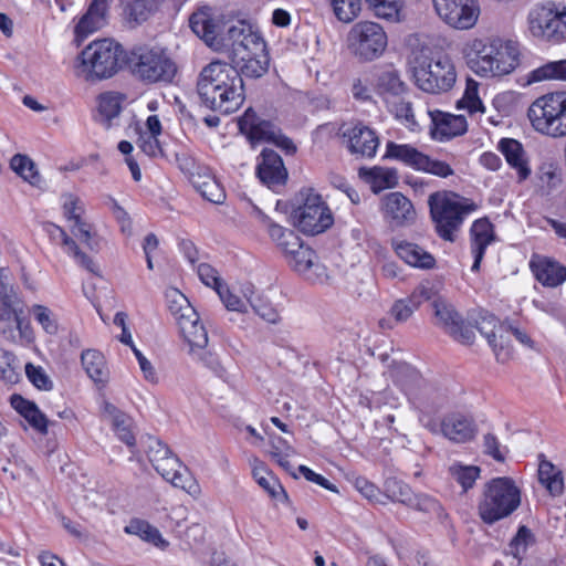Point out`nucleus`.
Segmentation results:
<instances>
[{
	"label": "nucleus",
	"instance_id": "43",
	"mask_svg": "<svg viewBox=\"0 0 566 566\" xmlns=\"http://www.w3.org/2000/svg\"><path fill=\"white\" fill-rule=\"evenodd\" d=\"M268 231L271 239L276 243L277 248L284 253L285 259L295 253V251L304 248L300 237L292 230L269 221Z\"/></svg>",
	"mask_w": 566,
	"mask_h": 566
},
{
	"label": "nucleus",
	"instance_id": "31",
	"mask_svg": "<svg viewBox=\"0 0 566 566\" xmlns=\"http://www.w3.org/2000/svg\"><path fill=\"white\" fill-rule=\"evenodd\" d=\"M261 161L258 165L260 180L271 189L284 185L287 171L282 158L273 150L263 149Z\"/></svg>",
	"mask_w": 566,
	"mask_h": 566
},
{
	"label": "nucleus",
	"instance_id": "28",
	"mask_svg": "<svg viewBox=\"0 0 566 566\" xmlns=\"http://www.w3.org/2000/svg\"><path fill=\"white\" fill-rule=\"evenodd\" d=\"M219 298L228 311L247 313L249 307H252L260 315L265 317L264 313H260L256 305L254 304V286L251 283H244L240 286L229 287L222 285L217 291Z\"/></svg>",
	"mask_w": 566,
	"mask_h": 566
},
{
	"label": "nucleus",
	"instance_id": "61",
	"mask_svg": "<svg viewBox=\"0 0 566 566\" xmlns=\"http://www.w3.org/2000/svg\"><path fill=\"white\" fill-rule=\"evenodd\" d=\"M25 374H27L28 379L38 389H41V390L52 389L53 384L42 367L34 366L33 364L29 363L25 365Z\"/></svg>",
	"mask_w": 566,
	"mask_h": 566
},
{
	"label": "nucleus",
	"instance_id": "57",
	"mask_svg": "<svg viewBox=\"0 0 566 566\" xmlns=\"http://www.w3.org/2000/svg\"><path fill=\"white\" fill-rule=\"evenodd\" d=\"M386 496L394 502H400L410 506L415 494L410 488L397 480H388L385 484Z\"/></svg>",
	"mask_w": 566,
	"mask_h": 566
},
{
	"label": "nucleus",
	"instance_id": "33",
	"mask_svg": "<svg viewBox=\"0 0 566 566\" xmlns=\"http://www.w3.org/2000/svg\"><path fill=\"white\" fill-rule=\"evenodd\" d=\"M530 268L536 280L545 286L555 287L566 281V268L551 258L533 255Z\"/></svg>",
	"mask_w": 566,
	"mask_h": 566
},
{
	"label": "nucleus",
	"instance_id": "30",
	"mask_svg": "<svg viewBox=\"0 0 566 566\" xmlns=\"http://www.w3.org/2000/svg\"><path fill=\"white\" fill-rule=\"evenodd\" d=\"M391 247L396 255L411 268L430 270L436 265L434 256L415 242L395 239Z\"/></svg>",
	"mask_w": 566,
	"mask_h": 566
},
{
	"label": "nucleus",
	"instance_id": "48",
	"mask_svg": "<svg viewBox=\"0 0 566 566\" xmlns=\"http://www.w3.org/2000/svg\"><path fill=\"white\" fill-rule=\"evenodd\" d=\"M428 297L427 289L418 287L408 298L396 301L390 310V314L397 322H406L415 310L419 307L421 302Z\"/></svg>",
	"mask_w": 566,
	"mask_h": 566
},
{
	"label": "nucleus",
	"instance_id": "8",
	"mask_svg": "<svg viewBox=\"0 0 566 566\" xmlns=\"http://www.w3.org/2000/svg\"><path fill=\"white\" fill-rule=\"evenodd\" d=\"M531 127L551 138L566 137V91H553L537 96L526 112Z\"/></svg>",
	"mask_w": 566,
	"mask_h": 566
},
{
	"label": "nucleus",
	"instance_id": "12",
	"mask_svg": "<svg viewBox=\"0 0 566 566\" xmlns=\"http://www.w3.org/2000/svg\"><path fill=\"white\" fill-rule=\"evenodd\" d=\"M169 310L174 315L179 332L190 346V352H201L208 344V334L196 310L187 297L177 290L167 293Z\"/></svg>",
	"mask_w": 566,
	"mask_h": 566
},
{
	"label": "nucleus",
	"instance_id": "25",
	"mask_svg": "<svg viewBox=\"0 0 566 566\" xmlns=\"http://www.w3.org/2000/svg\"><path fill=\"white\" fill-rule=\"evenodd\" d=\"M290 268L313 283H323L327 280V269L318 262L315 252L304 247L286 259Z\"/></svg>",
	"mask_w": 566,
	"mask_h": 566
},
{
	"label": "nucleus",
	"instance_id": "47",
	"mask_svg": "<svg viewBox=\"0 0 566 566\" xmlns=\"http://www.w3.org/2000/svg\"><path fill=\"white\" fill-rule=\"evenodd\" d=\"M378 19L400 22L403 18L405 0H365Z\"/></svg>",
	"mask_w": 566,
	"mask_h": 566
},
{
	"label": "nucleus",
	"instance_id": "18",
	"mask_svg": "<svg viewBox=\"0 0 566 566\" xmlns=\"http://www.w3.org/2000/svg\"><path fill=\"white\" fill-rule=\"evenodd\" d=\"M111 1L93 0L81 17L73 19L74 41L77 44L107 24Z\"/></svg>",
	"mask_w": 566,
	"mask_h": 566
},
{
	"label": "nucleus",
	"instance_id": "15",
	"mask_svg": "<svg viewBox=\"0 0 566 566\" xmlns=\"http://www.w3.org/2000/svg\"><path fill=\"white\" fill-rule=\"evenodd\" d=\"M60 208L65 221L70 224L72 233L85 243L91 250L99 248V238L93 227L85 219V205L81 197L74 192H62L59 199Z\"/></svg>",
	"mask_w": 566,
	"mask_h": 566
},
{
	"label": "nucleus",
	"instance_id": "56",
	"mask_svg": "<svg viewBox=\"0 0 566 566\" xmlns=\"http://www.w3.org/2000/svg\"><path fill=\"white\" fill-rule=\"evenodd\" d=\"M112 427L117 438L129 448L133 457H137L133 419L125 413L119 419L116 418Z\"/></svg>",
	"mask_w": 566,
	"mask_h": 566
},
{
	"label": "nucleus",
	"instance_id": "58",
	"mask_svg": "<svg viewBox=\"0 0 566 566\" xmlns=\"http://www.w3.org/2000/svg\"><path fill=\"white\" fill-rule=\"evenodd\" d=\"M535 543V537L530 528L521 526L511 542V552L517 559H522L527 548Z\"/></svg>",
	"mask_w": 566,
	"mask_h": 566
},
{
	"label": "nucleus",
	"instance_id": "22",
	"mask_svg": "<svg viewBox=\"0 0 566 566\" xmlns=\"http://www.w3.org/2000/svg\"><path fill=\"white\" fill-rule=\"evenodd\" d=\"M381 211L385 220L395 228L406 227L416 219L412 202L398 191L389 192L382 198Z\"/></svg>",
	"mask_w": 566,
	"mask_h": 566
},
{
	"label": "nucleus",
	"instance_id": "1",
	"mask_svg": "<svg viewBox=\"0 0 566 566\" xmlns=\"http://www.w3.org/2000/svg\"><path fill=\"white\" fill-rule=\"evenodd\" d=\"M403 370L406 378L399 380L398 384L409 402L418 411L419 421L424 428L432 433L440 432L455 443H464L474 438L475 424L472 418L465 413L451 412L438 424L430 412L443 408L446 399L430 387L417 371L408 366Z\"/></svg>",
	"mask_w": 566,
	"mask_h": 566
},
{
	"label": "nucleus",
	"instance_id": "16",
	"mask_svg": "<svg viewBox=\"0 0 566 566\" xmlns=\"http://www.w3.org/2000/svg\"><path fill=\"white\" fill-rule=\"evenodd\" d=\"M294 220L302 232L311 235L324 232L334 222L327 205L312 190L306 193L303 205L295 210Z\"/></svg>",
	"mask_w": 566,
	"mask_h": 566
},
{
	"label": "nucleus",
	"instance_id": "37",
	"mask_svg": "<svg viewBox=\"0 0 566 566\" xmlns=\"http://www.w3.org/2000/svg\"><path fill=\"white\" fill-rule=\"evenodd\" d=\"M44 230L50 237L51 241L62 247L63 251L74 259V261L84 266L85 269L93 271V261L83 253L76 242L67 235L63 228L54 223H46Z\"/></svg>",
	"mask_w": 566,
	"mask_h": 566
},
{
	"label": "nucleus",
	"instance_id": "32",
	"mask_svg": "<svg viewBox=\"0 0 566 566\" xmlns=\"http://www.w3.org/2000/svg\"><path fill=\"white\" fill-rule=\"evenodd\" d=\"M470 237L474 258L471 270L478 271L486 248L495 241L494 227L486 218L478 219L471 226Z\"/></svg>",
	"mask_w": 566,
	"mask_h": 566
},
{
	"label": "nucleus",
	"instance_id": "38",
	"mask_svg": "<svg viewBox=\"0 0 566 566\" xmlns=\"http://www.w3.org/2000/svg\"><path fill=\"white\" fill-rule=\"evenodd\" d=\"M432 306L437 319L449 331V333L454 337L461 338L462 342H470L471 337L468 335V331H462V318L452 304L443 298H437L433 301Z\"/></svg>",
	"mask_w": 566,
	"mask_h": 566
},
{
	"label": "nucleus",
	"instance_id": "29",
	"mask_svg": "<svg viewBox=\"0 0 566 566\" xmlns=\"http://www.w3.org/2000/svg\"><path fill=\"white\" fill-rule=\"evenodd\" d=\"M240 132L245 135L252 146L262 143H270L275 138L277 128L268 120L260 119L255 112L248 108L239 118Z\"/></svg>",
	"mask_w": 566,
	"mask_h": 566
},
{
	"label": "nucleus",
	"instance_id": "36",
	"mask_svg": "<svg viewBox=\"0 0 566 566\" xmlns=\"http://www.w3.org/2000/svg\"><path fill=\"white\" fill-rule=\"evenodd\" d=\"M81 365L86 376L98 387L103 388L109 380V368L105 355L95 348L81 353Z\"/></svg>",
	"mask_w": 566,
	"mask_h": 566
},
{
	"label": "nucleus",
	"instance_id": "13",
	"mask_svg": "<svg viewBox=\"0 0 566 566\" xmlns=\"http://www.w3.org/2000/svg\"><path fill=\"white\" fill-rule=\"evenodd\" d=\"M384 158L399 161L413 170L439 178H448L454 174L447 161L432 158L410 144L388 142Z\"/></svg>",
	"mask_w": 566,
	"mask_h": 566
},
{
	"label": "nucleus",
	"instance_id": "62",
	"mask_svg": "<svg viewBox=\"0 0 566 566\" xmlns=\"http://www.w3.org/2000/svg\"><path fill=\"white\" fill-rule=\"evenodd\" d=\"M147 447V457L153 465L157 464L159 461L165 460L170 457L172 453L169 448L164 444L160 440L148 437L146 441Z\"/></svg>",
	"mask_w": 566,
	"mask_h": 566
},
{
	"label": "nucleus",
	"instance_id": "17",
	"mask_svg": "<svg viewBox=\"0 0 566 566\" xmlns=\"http://www.w3.org/2000/svg\"><path fill=\"white\" fill-rule=\"evenodd\" d=\"M0 334L13 343L29 345L34 340L33 328L24 316L22 302L0 303Z\"/></svg>",
	"mask_w": 566,
	"mask_h": 566
},
{
	"label": "nucleus",
	"instance_id": "50",
	"mask_svg": "<svg viewBox=\"0 0 566 566\" xmlns=\"http://www.w3.org/2000/svg\"><path fill=\"white\" fill-rule=\"evenodd\" d=\"M124 11L136 22H144L159 9V0H119Z\"/></svg>",
	"mask_w": 566,
	"mask_h": 566
},
{
	"label": "nucleus",
	"instance_id": "27",
	"mask_svg": "<svg viewBox=\"0 0 566 566\" xmlns=\"http://www.w3.org/2000/svg\"><path fill=\"white\" fill-rule=\"evenodd\" d=\"M555 2L545 1L534 6L527 14V30L536 39L554 42Z\"/></svg>",
	"mask_w": 566,
	"mask_h": 566
},
{
	"label": "nucleus",
	"instance_id": "11",
	"mask_svg": "<svg viewBox=\"0 0 566 566\" xmlns=\"http://www.w3.org/2000/svg\"><path fill=\"white\" fill-rule=\"evenodd\" d=\"M350 53L361 62H373L384 55L388 46V36L379 23L359 21L348 31L346 39Z\"/></svg>",
	"mask_w": 566,
	"mask_h": 566
},
{
	"label": "nucleus",
	"instance_id": "9",
	"mask_svg": "<svg viewBox=\"0 0 566 566\" xmlns=\"http://www.w3.org/2000/svg\"><path fill=\"white\" fill-rule=\"evenodd\" d=\"M521 505V490L509 476L490 480L478 505L481 520L493 524L514 513Z\"/></svg>",
	"mask_w": 566,
	"mask_h": 566
},
{
	"label": "nucleus",
	"instance_id": "6",
	"mask_svg": "<svg viewBox=\"0 0 566 566\" xmlns=\"http://www.w3.org/2000/svg\"><path fill=\"white\" fill-rule=\"evenodd\" d=\"M125 50L112 38L90 42L74 59L73 75L86 83L108 80L122 69Z\"/></svg>",
	"mask_w": 566,
	"mask_h": 566
},
{
	"label": "nucleus",
	"instance_id": "35",
	"mask_svg": "<svg viewBox=\"0 0 566 566\" xmlns=\"http://www.w3.org/2000/svg\"><path fill=\"white\" fill-rule=\"evenodd\" d=\"M252 476L260 488H262L268 495L277 503H286L289 496L282 486L279 479L269 470L266 464L253 458L250 461Z\"/></svg>",
	"mask_w": 566,
	"mask_h": 566
},
{
	"label": "nucleus",
	"instance_id": "40",
	"mask_svg": "<svg viewBox=\"0 0 566 566\" xmlns=\"http://www.w3.org/2000/svg\"><path fill=\"white\" fill-rule=\"evenodd\" d=\"M547 81H566V59L546 62L530 71L522 77V86Z\"/></svg>",
	"mask_w": 566,
	"mask_h": 566
},
{
	"label": "nucleus",
	"instance_id": "44",
	"mask_svg": "<svg viewBox=\"0 0 566 566\" xmlns=\"http://www.w3.org/2000/svg\"><path fill=\"white\" fill-rule=\"evenodd\" d=\"M10 167L25 182L38 189H43L44 180L30 157L17 154L11 158Z\"/></svg>",
	"mask_w": 566,
	"mask_h": 566
},
{
	"label": "nucleus",
	"instance_id": "49",
	"mask_svg": "<svg viewBox=\"0 0 566 566\" xmlns=\"http://www.w3.org/2000/svg\"><path fill=\"white\" fill-rule=\"evenodd\" d=\"M386 106L394 117L408 130L416 133L421 129L411 103L406 101L403 96L399 99H395V102L388 103Z\"/></svg>",
	"mask_w": 566,
	"mask_h": 566
},
{
	"label": "nucleus",
	"instance_id": "19",
	"mask_svg": "<svg viewBox=\"0 0 566 566\" xmlns=\"http://www.w3.org/2000/svg\"><path fill=\"white\" fill-rule=\"evenodd\" d=\"M185 164H180L181 168L189 175V180L196 190L208 201L221 205L226 200V191L219 180L211 171L195 164L186 158Z\"/></svg>",
	"mask_w": 566,
	"mask_h": 566
},
{
	"label": "nucleus",
	"instance_id": "55",
	"mask_svg": "<svg viewBox=\"0 0 566 566\" xmlns=\"http://www.w3.org/2000/svg\"><path fill=\"white\" fill-rule=\"evenodd\" d=\"M336 19L343 23L353 22L361 12L363 0H327Z\"/></svg>",
	"mask_w": 566,
	"mask_h": 566
},
{
	"label": "nucleus",
	"instance_id": "4",
	"mask_svg": "<svg viewBox=\"0 0 566 566\" xmlns=\"http://www.w3.org/2000/svg\"><path fill=\"white\" fill-rule=\"evenodd\" d=\"M222 46L244 76L258 78L268 72L266 42L255 24L245 20L231 24L222 35Z\"/></svg>",
	"mask_w": 566,
	"mask_h": 566
},
{
	"label": "nucleus",
	"instance_id": "46",
	"mask_svg": "<svg viewBox=\"0 0 566 566\" xmlns=\"http://www.w3.org/2000/svg\"><path fill=\"white\" fill-rule=\"evenodd\" d=\"M538 480L553 496H558L564 492L563 472L548 460L539 461Z\"/></svg>",
	"mask_w": 566,
	"mask_h": 566
},
{
	"label": "nucleus",
	"instance_id": "5",
	"mask_svg": "<svg viewBox=\"0 0 566 566\" xmlns=\"http://www.w3.org/2000/svg\"><path fill=\"white\" fill-rule=\"evenodd\" d=\"M408 66L416 85L431 94L449 92L458 78L451 56L437 50L427 41L412 45Z\"/></svg>",
	"mask_w": 566,
	"mask_h": 566
},
{
	"label": "nucleus",
	"instance_id": "26",
	"mask_svg": "<svg viewBox=\"0 0 566 566\" xmlns=\"http://www.w3.org/2000/svg\"><path fill=\"white\" fill-rule=\"evenodd\" d=\"M374 90L387 105L403 96L408 86L392 65H385L374 74Z\"/></svg>",
	"mask_w": 566,
	"mask_h": 566
},
{
	"label": "nucleus",
	"instance_id": "59",
	"mask_svg": "<svg viewBox=\"0 0 566 566\" xmlns=\"http://www.w3.org/2000/svg\"><path fill=\"white\" fill-rule=\"evenodd\" d=\"M32 313L34 319L41 325L43 331L49 335H55L59 331L57 321L53 314V312L40 304H35L32 306Z\"/></svg>",
	"mask_w": 566,
	"mask_h": 566
},
{
	"label": "nucleus",
	"instance_id": "39",
	"mask_svg": "<svg viewBox=\"0 0 566 566\" xmlns=\"http://www.w3.org/2000/svg\"><path fill=\"white\" fill-rule=\"evenodd\" d=\"M10 403L32 429L41 434L48 433V419L33 401L24 399L20 395H12Z\"/></svg>",
	"mask_w": 566,
	"mask_h": 566
},
{
	"label": "nucleus",
	"instance_id": "53",
	"mask_svg": "<svg viewBox=\"0 0 566 566\" xmlns=\"http://www.w3.org/2000/svg\"><path fill=\"white\" fill-rule=\"evenodd\" d=\"M522 103L520 92L507 90L497 93L492 99V106L502 116L509 117L515 114Z\"/></svg>",
	"mask_w": 566,
	"mask_h": 566
},
{
	"label": "nucleus",
	"instance_id": "34",
	"mask_svg": "<svg viewBox=\"0 0 566 566\" xmlns=\"http://www.w3.org/2000/svg\"><path fill=\"white\" fill-rule=\"evenodd\" d=\"M500 324L501 323L494 316H489L482 318L478 329L492 347L496 360L506 363L513 357V347L511 345V338L502 340L499 337Z\"/></svg>",
	"mask_w": 566,
	"mask_h": 566
},
{
	"label": "nucleus",
	"instance_id": "54",
	"mask_svg": "<svg viewBox=\"0 0 566 566\" xmlns=\"http://www.w3.org/2000/svg\"><path fill=\"white\" fill-rule=\"evenodd\" d=\"M449 473L451 478L460 484L463 491H468L473 488L480 476L481 470L478 465L454 462L449 467Z\"/></svg>",
	"mask_w": 566,
	"mask_h": 566
},
{
	"label": "nucleus",
	"instance_id": "52",
	"mask_svg": "<svg viewBox=\"0 0 566 566\" xmlns=\"http://www.w3.org/2000/svg\"><path fill=\"white\" fill-rule=\"evenodd\" d=\"M479 91L480 83L472 77H468L465 81V90L458 102V107L467 109L470 114L484 113L485 107L480 98Z\"/></svg>",
	"mask_w": 566,
	"mask_h": 566
},
{
	"label": "nucleus",
	"instance_id": "20",
	"mask_svg": "<svg viewBox=\"0 0 566 566\" xmlns=\"http://www.w3.org/2000/svg\"><path fill=\"white\" fill-rule=\"evenodd\" d=\"M155 470L169 483L182 489L193 499H199L202 489L195 476L181 464L177 457L170 455L154 465Z\"/></svg>",
	"mask_w": 566,
	"mask_h": 566
},
{
	"label": "nucleus",
	"instance_id": "14",
	"mask_svg": "<svg viewBox=\"0 0 566 566\" xmlns=\"http://www.w3.org/2000/svg\"><path fill=\"white\" fill-rule=\"evenodd\" d=\"M432 3L438 18L458 31L473 29L481 15L479 0H432Z\"/></svg>",
	"mask_w": 566,
	"mask_h": 566
},
{
	"label": "nucleus",
	"instance_id": "2",
	"mask_svg": "<svg viewBox=\"0 0 566 566\" xmlns=\"http://www.w3.org/2000/svg\"><path fill=\"white\" fill-rule=\"evenodd\" d=\"M461 55L467 67L479 78L500 81L518 69L522 52L516 41L501 36H475L463 43Z\"/></svg>",
	"mask_w": 566,
	"mask_h": 566
},
{
	"label": "nucleus",
	"instance_id": "7",
	"mask_svg": "<svg viewBox=\"0 0 566 566\" xmlns=\"http://www.w3.org/2000/svg\"><path fill=\"white\" fill-rule=\"evenodd\" d=\"M428 205L437 233L450 242L454 241L464 218L479 209L473 200L448 190L432 192Z\"/></svg>",
	"mask_w": 566,
	"mask_h": 566
},
{
	"label": "nucleus",
	"instance_id": "21",
	"mask_svg": "<svg viewBox=\"0 0 566 566\" xmlns=\"http://www.w3.org/2000/svg\"><path fill=\"white\" fill-rule=\"evenodd\" d=\"M430 118L429 134L433 140L447 142L468 130V122L463 115H453L439 109L428 108Z\"/></svg>",
	"mask_w": 566,
	"mask_h": 566
},
{
	"label": "nucleus",
	"instance_id": "45",
	"mask_svg": "<svg viewBox=\"0 0 566 566\" xmlns=\"http://www.w3.org/2000/svg\"><path fill=\"white\" fill-rule=\"evenodd\" d=\"M125 532L138 536L161 551L169 546V542L163 537L159 530L143 520H132L125 527Z\"/></svg>",
	"mask_w": 566,
	"mask_h": 566
},
{
	"label": "nucleus",
	"instance_id": "60",
	"mask_svg": "<svg viewBox=\"0 0 566 566\" xmlns=\"http://www.w3.org/2000/svg\"><path fill=\"white\" fill-rule=\"evenodd\" d=\"M159 136L160 135L139 132L137 145L145 155L149 157H159L163 155V149L158 139Z\"/></svg>",
	"mask_w": 566,
	"mask_h": 566
},
{
	"label": "nucleus",
	"instance_id": "41",
	"mask_svg": "<svg viewBox=\"0 0 566 566\" xmlns=\"http://www.w3.org/2000/svg\"><path fill=\"white\" fill-rule=\"evenodd\" d=\"M499 149L504 155L507 164L516 170L518 179L525 180L530 176L531 169L522 144L512 138H503L499 143Z\"/></svg>",
	"mask_w": 566,
	"mask_h": 566
},
{
	"label": "nucleus",
	"instance_id": "64",
	"mask_svg": "<svg viewBox=\"0 0 566 566\" xmlns=\"http://www.w3.org/2000/svg\"><path fill=\"white\" fill-rule=\"evenodd\" d=\"M554 42H566V4L555 2Z\"/></svg>",
	"mask_w": 566,
	"mask_h": 566
},
{
	"label": "nucleus",
	"instance_id": "3",
	"mask_svg": "<svg viewBox=\"0 0 566 566\" xmlns=\"http://www.w3.org/2000/svg\"><path fill=\"white\" fill-rule=\"evenodd\" d=\"M234 64L212 61L199 76L198 94L210 109L224 114L237 112L245 99L241 71Z\"/></svg>",
	"mask_w": 566,
	"mask_h": 566
},
{
	"label": "nucleus",
	"instance_id": "51",
	"mask_svg": "<svg viewBox=\"0 0 566 566\" xmlns=\"http://www.w3.org/2000/svg\"><path fill=\"white\" fill-rule=\"evenodd\" d=\"M123 95L114 92H106L98 96L97 112L103 122L109 124L122 112Z\"/></svg>",
	"mask_w": 566,
	"mask_h": 566
},
{
	"label": "nucleus",
	"instance_id": "23",
	"mask_svg": "<svg viewBox=\"0 0 566 566\" xmlns=\"http://www.w3.org/2000/svg\"><path fill=\"white\" fill-rule=\"evenodd\" d=\"M347 148L350 154L373 158L379 147V138L375 130L368 126L357 123L343 132Z\"/></svg>",
	"mask_w": 566,
	"mask_h": 566
},
{
	"label": "nucleus",
	"instance_id": "10",
	"mask_svg": "<svg viewBox=\"0 0 566 566\" xmlns=\"http://www.w3.org/2000/svg\"><path fill=\"white\" fill-rule=\"evenodd\" d=\"M128 64L134 75L148 83L170 81L176 72L174 62L159 46L134 48L130 51Z\"/></svg>",
	"mask_w": 566,
	"mask_h": 566
},
{
	"label": "nucleus",
	"instance_id": "24",
	"mask_svg": "<svg viewBox=\"0 0 566 566\" xmlns=\"http://www.w3.org/2000/svg\"><path fill=\"white\" fill-rule=\"evenodd\" d=\"M189 25L193 33L202 39L214 51H223L222 35L218 33V23L212 8L203 6L198 8L189 18Z\"/></svg>",
	"mask_w": 566,
	"mask_h": 566
},
{
	"label": "nucleus",
	"instance_id": "63",
	"mask_svg": "<svg viewBox=\"0 0 566 566\" xmlns=\"http://www.w3.org/2000/svg\"><path fill=\"white\" fill-rule=\"evenodd\" d=\"M197 274L205 285L213 289L216 292L223 285L219 272L208 263H200L197 268Z\"/></svg>",
	"mask_w": 566,
	"mask_h": 566
},
{
	"label": "nucleus",
	"instance_id": "42",
	"mask_svg": "<svg viewBox=\"0 0 566 566\" xmlns=\"http://www.w3.org/2000/svg\"><path fill=\"white\" fill-rule=\"evenodd\" d=\"M358 175L375 193L394 188L398 184V174L392 168L379 166L360 168Z\"/></svg>",
	"mask_w": 566,
	"mask_h": 566
}]
</instances>
